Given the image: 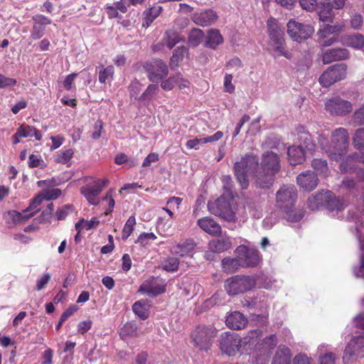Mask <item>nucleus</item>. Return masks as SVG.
<instances>
[{
    "label": "nucleus",
    "mask_w": 364,
    "mask_h": 364,
    "mask_svg": "<svg viewBox=\"0 0 364 364\" xmlns=\"http://www.w3.org/2000/svg\"><path fill=\"white\" fill-rule=\"evenodd\" d=\"M179 265V260L176 257H170L165 260L162 267L163 269L167 272H175L178 269Z\"/></svg>",
    "instance_id": "59"
},
{
    "label": "nucleus",
    "mask_w": 364,
    "mask_h": 364,
    "mask_svg": "<svg viewBox=\"0 0 364 364\" xmlns=\"http://www.w3.org/2000/svg\"><path fill=\"white\" fill-rule=\"evenodd\" d=\"M318 41L322 47H328L333 45L334 43L341 41V38L334 37L333 36H326L325 34H317Z\"/></svg>",
    "instance_id": "56"
},
{
    "label": "nucleus",
    "mask_w": 364,
    "mask_h": 364,
    "mask_svg": "<svg viewBox=\"0 0 364 364\" xmlns=\"http://www.w3.org/2000/svg\"><path fill=\"white\" fill-rule=\"evenodd\" d=\"M114 75V67L109 65L107 68H102L99 72V81L101 83H105L107 80L112 78Z\"/></svg>",
    "instance_id": "54"
},
{
    "label": "nucleus",
    "mask_w": 364,
    "mask_h": 364,
    "mask_svg": "<svg viewBox=\"0 0 364 364\" xmlns=\"http://www.w3.org/2000/svg\"><path fill=\"white\" fill-rule=\"evenodd\" d=\"M204 37V33L201 29L194 28L189 33L188 41L191 46L196 47L202 42Z\"/></svg>",
    "instance_id": "40"
},
{
    "label": "nucleus",
    "mask_w": 364,
    "mask_h": 364,
    "mask_svg": "<svg viewBox=\"0 0 364 364\" xmlns=\"http://www.w3.org/2000/svg\"><path fill=\"white\" fill-rule=\"evenodd\" d=\"M364 358V336H353L346 346L343 361L351 364L353 360Z\"/></svg>",
    "instance_id": "5"
},
{
    "label": "nucleus",
    "mask_w": 364,
    "mask_h": 364,
    "mask_svg": "<svg viewBox=\"0 0 364 364\" xmlns=\"http://www.w3.org/2000/svg\"><path fill=\"white\" fill-rule=\"evenodd\" d=\"M179 79V75H176L173 77H170L167 80H165L161 82V87L164 90H172L176 83H178V80Z\"/></svg>",
    "instance_id": "62"
},
{
    "label": "nucleus",
    "mask_w": 364,
    "mask_h": 364,
    "mask_svg": "<svg viewBox=\"0 0 364 364\" xmlns=\"http://www.w3.org/2000/svg\"><path fill=\"white\" fill-rule=\"evenodd\" d=\"M223 43V38L219 30L210 28L207 31L204 46L206 48L215 49Z\"/></svg>",
    "instance_id": "28"
},
{
    "label": "nucleus",
    "mask_w": 364,
    "mask_h": 364,
    "mask_svg": "<svg viewBox=\"0 0 364 364\" xmlns=\"http://www.w3.org/2000/svg\"><path fill=\"white\" fill-rule=\"evenodd\" d=\"M277 344L276 336L272 334L263 339L262 343L259 344L258 348H264L266 350H269L274 348Z\"/></svg>",
    "instance_id": "52"
},
{
    "label": "nucleus",
    "mask_w": 364,
    "mask_h": 364,
    "mask_svg": "<svg viewBox=\"0 0 364 364\" xmlns=\"http://www.w3.org/2000/svg\"><path fill=\"white\" fill-rule=\"evenodd\" d=\"M156 236L153 232H143L139 235L136 242L141 246H146L149 244L150 241L154 240Z\"/></svg>",
    "instance_id": "61"
},
{
    "label": "nucleus",
    "mask_w": 364,
    "mask_h": 364,
    "mask_svg": "<svg viewBox=\"0 0 364 364\" xmlns=\"http://www.w3.org/2000/svg\"><path fill=\"white\" fill-rule=\"evenodd\" d=\"M272 48V53L274 58H279L284 56L287 59L291 58V54L286 49L284 40L274 43H269Z\"/></svg>",
    "instance_id": "36"
},
{
    "label": "nucleus",
    "mask_w": 364,
    "mask_h": 364,
    "mask_svg": "<svg viewBox=\"0 0 364 364\" xmlns=\"http://www.w3.org/2000/svg\"><path fill=\"white\" fill-rule=\"evenodd\" d=\"M196 247L193 240H186L182 243L176 244L171 247V251L173 255L183 257L192 252Z\"/></svg>",
    "instance_id": "33"
},
{
    "label": "nucleus",
    "mask_w": 364,
    "mask_h": 364,
    "mask_svg": "<svg viewBox=\"0 0 364 364\" xmlns=\"http://www.w3.org/2000/svg\"><path fill=\"white\" fill-rule=\"evenodd\" d=\"M296 182L304 190L311 191L316 188L318 179L314 171H306L297 176Z\"/></svg>",
    "instance_id": "19"
},
{
    "label": "nucleus",
    "mask_w": 364,
    "mask_h": 364,
    "mask_svg": "<svg viewBox=\"0 0 364 364\" xmlns=\"http://www.w3.org/2000/svg\"><path fill=\"white\" fill-rule=\"evenodd\" d=\"M285 210L287 220L291 223L299 222L304 215V211L302 209L291 210L289 208Z\"/></svg>",
    "instance_id": "48"
},
{
    "label": "nucleus",
    "mask_w": 364,
    "mask_h": 364,
    "mask_svg": "<svg viewBox=\"0 0 364 364\" xmlns=\"http://www.w3.org/2000/svg\"><path fill=\"white\" fill-rule=\"evenodd\" d=\"M341 42L343 46L361 49L364 47V36L360 33L343 35L341 37Z\"/></svg>",
    "instance_id": "26"
},
{
    "label": "nucleus",
    "mask_w": 364,
    "mask_h": 364,
    "mask_svg": "<svg viewBox=\"0 0 364 364\" xmlns=\"http://www.w3.org/2000/svg\"><path fill=\"white\" fill-rule=\"evenodd\" d=\"M350 26L355 30H359L363 25V17L360 14L354 13L350 16Z\"/></svg>",
    "instance_id": "60"
},
{
    "label": "nucleus",
    "mask_w": 364,
    "mask_h": 364,
    "mask_svg": "<svg viewBox=\"0 0 364 364\" xmlns=\"http://www.w3.org/2000/svg\"><path fill=\"white\" fill-rule=\"evenodd\" d=\"M162 10L163 9L161 6H155L144 11V15L154 21L161 14Z\"/></svg>",
    "instance_id": "63"
},
{
    "label": "nucleus",
    "mask_w": 364,
    "mask_h": 364,
    "mask_svg": "<svg viewBox=\"0 0 364 364\" xmlns=\"http://www.w3.org/2000/svg\"><path fill=\"white\" fill-rule=\"evenodd\" d=\"M164 42L169 49H172L181 40L179 35L174 31L169 30L165 33Z\"/></svg>",
    "instance_id": "44"
},
{
    "label": "nucleus",
    "mask_w": 364,
    "mask_h": 364,
    "mask_svg": "<svg viewBox=\"0 0 364 364\" xmlns=\"http://www.w3.org/2000/svg\"><path fill=\"white\" fill-rule=\"evenodd\" d=\"M114 162L118 165L125 164L127 168H131L136 164L135 159H129L128 156L124 154H118L114 159Z\"/></svg>",
    "instance_id": "53"
},
{
    "label": "nucleus",
    "mask_w": 364,
    "mask_h": 364,
    "mask_svg": "<svg viewBox=\"0 0 364 364\" xmlns=\"http://www.w3.org/2000/svg\"><path fill=\"white\" fill-rule=\"evenodd\" d=\"M311 166L318 173L327 176L329 172L326 160L322 159H314L311 162Z\"/></svg>",
    "instance_id": "43"
},
{
    "label": "nucleus",
    "mask_w": 364,
    "mask_h": 364,
    "mask_svg": "<svg viewBox=\"0 0 364 364\" xmlns=\"http://www.w3.org/2000/svg\"><path fill=\"white\" fill-rule=\"evenodd\" d=\"M349 51L343 48L328 49L323 53L322 61L324 64H329L333 61L343 60L348 58Z\"/></svg>",
    "instance_id": "21"
},
{
    "label": "nucleus",
    "mask_w": 364,
    "mask_h": 364,
    "mask_svg": "<svg viewBox=\"0 0 364 364\" xmlns=\"http://www.w3.org/2000/svg\"><path fill=\"white\" fill-rule=\"evenodd\" d=\"M346 75L345 64H336L329 67L319 77L320 84L328 87L333 83L343 80Z\"/></svg>",
    "instance_id": "8"
},
{
    "label": "nucleus",
    "mask_w": 364,
    "mask_h": 364,
    "mask_svg": "<svg viewBox=\"0 0 364 364\" xmlns=\"http://www.w3.org/2000/svg\"><path fill=\"white\" fill-rule=\"evenodd\" d=\"M218 19V15L212 9H198L191 16V20L197 26H208L213 24Z\"/></svg>",
    "instance_id": "15"
},
{
    "label": "nucleus",
    "mask_w": 364,
    "mask_h": 364,
    "mask_svg": "<svg viewBox=\"0 0 364 364\" xmlns=\"http://www.w3.org/2000/svg\"><path fill=\"white\" fill-rule=\"evenodd\" d=\"M238 251L243 254V267H252L257 266L260 262L259 252L254 248H247L245 246H240Z\"/></svg>",
    "instance_id": "20"
},
{
    "label": "nucleus",
    "mask_w": 364,
    "mask_h": 364,
    "mask_svg": "<svg viewBox=\"0 0 364 364\" xmlns=\"http://www.w3.org/2000/svg\"><path fill=\"white\" fill-rule=\"evenodd\" d=\"M333 8L330 0H324L321 2L318 11L319 19L322 21H331Z\"/></svg>",
    "instance_id": "38"
},
{
    "label": "nucleus",
    "mask_w": 364,
    "mask_h": 364,
    "mask_svg": "<svg viewBox=\"0 0 364 364\" xmlns=\"http://www.w3.org/2000/svg\"><path fill=\"white\" fill-rule=\"evenodd\" d=\"M73 154L74 151L71 149L60 151L55 156V161L60 164H66L72 159Z\"/></svg>",
    "instance_id": "57"
},
{
    "label": "nucleus",
    "mask_w": 364,
    "mask_h": 364,
    "mask_svg": "<svg viewBox=\"0 0 364 364\" xmlns=\"http://www.w3.org/2000/svg\"><path fill=\"white\" fill-rule=\"evenodd\" d=\"M318 144L331 160L338 161L347 153L348 146V131L342 127L336 129L331 133V142L323 135H319Z\"/></svg>",
    "instance_id": "1"
},
{
    "label": "nucleus",
    "mask_w": 364,
    "mask_h": 364,
    "mask_svg": "<svg viewBox=\"0 0 364 364\" xmlns=\"http://www.w3.org/2000/svg\"><path fill=\"white\" fill-rule=\"evenodd\" d=\"M343 31V26L341 24L326 25L321 28L317 34H325L326 36H333L339 38V34Z\"/></svg>",
    "instance_id": "41"
},
{
    "label": "nucleus",
    "mask_w": 364,
    "mask_h": 364,
    "mask_svg": "<svg viewBox=\"0 0 364 364\" xmlns=\"http://www.w3.org/2000/svg\"><path fill=\"white\" fill-rule=\"evenodd\" d=\"M279 156L273 151H267L262 154L261 168L267 173H277L280 170Z\"/></svg>",
    "instance_id": "16"
},
{
    "label": "nucleus",
    "mask_w": 364,
    "mask_h": 364,
    "mask_svg": "<svg viewBox=\"0 0 364 364\" xmlns=\"http://www.w3.org/2000/svg\"><path fill=\"white\" fill-rule=\"evenodd\" d=\"M325 105L326 111L332 115H346L353 109V105L350 102L339 97L328 100Z\"/></svg>",
    "instance_id": "12"
},
{
    "label": "nucleus",
    "mask_w": 364,
    "mask_h": 364,
    "mask_svg": "<svg viewBox=\"0 0 364 364\" xmlns=\"http://www.w3.org/2000/svg\"><path fill=\"white\" fill-rule=\"evenodd\" d=\"M325 207L330 211H341L343 209V203L337 199L334 194L331 192V196L327 200Z\"/></svg>",
    "instance_id": "46"
},
{
    "label": "nucleus",
    "mask_w": 364,
    "mask_h": 364,
    "mask_svg": "<svg viewBox=\"0 0 364 364\" xmlns=\"http://www.w3.org/2000/svg\"><path fill=\"white\" fill-rule=\"evenodd\" d=\"M215 331L211 328L198 326L191 334L194 344L201 350H208L210 339L214 336Z\"/></svg>",
    "instance_id": "13"
},
{
    "label": "nucleus",
    "mask_w": 364,
    "mask_h": 364,
    "mask_svg": "<svg viewBox=\"0 0 364 364\" xmlns=\"http://www.w3.org/2000/svg\"><path fill=\"white\" fill-rule=\"evenodd\" d=\"M61 194V191L59 188H53L50 190H46L39 193L36 196L29 206L27 208V210H36L38 211V206L41 204L43 200H51L58 198Z\"/></svg>",
    "instance_id": "18"
},
{
    "label": "nucleus",
    "mask_w": 364,
    "mask_h": 364,
    "mask_svg": "<svg viewBox=\"0 0 364 364\" xmlns=\"http://www.w3.org/2000/svg\"><path fill=\"white\" fill-rule=\"evenodd\" d=\"M343 31V26L341 24L326 25L321 28L317 34H325L326 36H333L339 38V34Z\"/></svg>",
    "instance_id": "42"
},
{
    "label": "nucleus",
    "mask_w": 364,
    "mask_h": 364,
    "mask_svg": "<svg viewBox=\"0 0 364 364\" xmlns=\"http://www.w3.org/2000/svg\"><path fill=\"white\" fill-rule=\"evenodd\" d=\"M187 48L185 46H180L175 49L173 52V55L171 58L170 65H177L179 61L183 58L184 54L187 52Z\"/></svg>",
    "instance_id": "51"
},
{
    "label": "nucleus",
    "mask_w": 364,
    "mask_h": 364,
    "mask_svg": "<svg viewBox=\"0 0 364 364\" xmlns=\"http://www.w3.org/2000/svg\"><path fill=\"white\" fill-rule=\"evenodd\" d=\"M231 240L229 237H220L211 240L209 242V249L211 252L220 253L230 249Z\"/></svg>",
    "instance_id": "32"
},
{
    "label": "nucleus",
    "mask_w": 364,
    "mask_h": 364,
    "mask_svg": "<svg viewBox=\"0 0 364 364\" xmlns=\"http://www.w3.org/2000/svg\"><path fill=\"white\" fill-rule=\"evenodd\" d=\"M247 318L240 312L235 311L230 314L226 318L227 326L232 329L240 330L246 326Z\"/></svg>",
    "instance_id": "27"
},
{
    "label": "nucleus",
    "mask_w": 364,
    "mask_h": 364,
    "mask_svg": "<svg viewBox=\"0 0 364 364\" xmlns=\"http://www.w3.org/2000/svg\"><path fill=\"white\" fill-rule=\"evenodd\" d=\"M139 291L150 296H156L165 291L164 282L161 279L151 277L141 284Z\"/></svg>",
    "instance_id": "14"
},
{
    "label": "nucleus",
    "mask_w": 364,
    "mask_h": 364,
    "mask_svg": "<svg viewBox=\"0 0 364 364\" xmlns=\"http://www.w3.org/2000/svg\"><path fill=\"white\" fill-rule=\"evenodd\" d=\"M303 131H299V135L298 136V145L296 146L304 149V152L312 154L315 150V144L313 142L311 136L309 132H305L304 128Z\"/></svg>",
    "instance_id": "30"
},
{
    "label": "nucleus",
    "mask_w": 364,
    "mask_h": 364,
    "mask_svg": "<svg viewBox=\"0 0 364 364\" xmlns=\"http://www.w3.org/2000/svg\"><path fill=\"white\" fill-rule=\"evenodd\" d=\"M147 73L148 78L153 82H157L165 78L168 73V69L166 64L161 60H153L146 62L143 65Z\"/></svg>",
    "instance_id": "9"
},
{
    "label": "nucleus",
    "mask_w": 364,
    "mask_h": 364,
    "mask_svg": "<svg viewBox=\"0 0 364 364\" xmlns=\"http://www.w3.org/2000/svg\"><path fill=\"white\" fill-rule=\"evenodd\" d=\"M242 340L233 332H224L220 336V348L229 356L235 355L240 350Z\"/></svg>",
    "instance_id": "7"
},
{
    "label": "nucleus",
    "mask_w": 364,
    "mask_h": 364,
    "mask_svg": "<svg viewBox=\"0 0 364 364\" xmlns=\"http://www.w3.org/2000/svg\"><path fill=\"white\" fill-rule=\"evenodd\" d=\"M353 142L355 148L364 149V128H359L355 131Z\"/></svg>",
    "instance_id": "58"
},
{
    "label": "nucleus",
    "mask_w": 364,
    "mask_h": 364,
    "mask_svg": "<svg viewBox=\"0 0 364 364\" xmlns=\"http://www.w3.org/2000/svg\"><path fill=\"white\" fill-rule=\"evenodd\" d=\"M159 91V87L156 84L149 85L146 90L140 96L139 100L143 102H149L152 98L157 95Z\"/></svg>",
    "instance_id": "45"
},
{
    "label": "nucleus",
    "mask_w": 364,
    "mask_h": 364,
    "mask_svg": "<svg viewBox=\"0 0 364 364\" xmlns=\"http://www.w3.org/2000/svg\"><path fill=\"white\" fill-rule=\"evenodd\" d=\"M17 136L22 138L34 136L38 141H40L42 138L41 132L30 125H21L17 129Z\"/></svg>",
    "instance_id": "35"
},
{
    "label": "nucleus",
    "mask_w": 364,
    "mask_h": 364,
    "mask_svg": "<svg viewBox=\"0 0 364 364\" xmlns=\"http://www.w3.org/2000/svg\"><path fill=\"white\" fill-rule=\"evenodd\" d=\"M221 180L223 185V189L225 191L224 194L228 197H233L234 184L231 177L230 176H223Z\"/></svg>",
    "instance_id": "55"
},
{
    "label": "nucleus",
    "mask_w": 364,
    "mask_h": 364,
    "mask_svg": "<svg viewBox=\"0 0 364 364\" xmlns=\"http://www.w3.org/2000/svg\"><path fill=\"white\" fill-rule=\"evenodd\" d=\"M262 336V331L259 329H255L250 331L248 335L243 338V343L249 344V346H257V338Z\"/></svg>",
    "instance_id": "50"
},
{
    "label": "nucleus",
    "mask_w": 364,
    "mask_h": 364,
    "mask_svg": "<svg viewBox=\"0 0 364 364\" xmlns=\"http://www.w3.org/2000/svg\"><path fill=\"white\" fill-rule=\"evenodd\" d=\"M275 174L273 173H267L261 168L259 171H256L254 174L256 185L262 188H270L274 181Z\"/></svg>",
    "instance_id": "24"
},
{
    "label": "nucleus",
    "mask_w": 364,
    "mask_h": 364,
    "mask_svg": "<svg viewBox=\"0 0 364 364\" xmlns=\"http://www.w3.org/2000/svg\"><path fill=\"white\" fill-rule=\"evenodd\" d=\"M306 153L304 149L295 145L289 147L287 151L288 160L291 165L296 166L303 163Z\"/></svg>",
    "instance_id": "29"
},
{
    "label": "nucleus",
    "mask_w": 364,
    "mask_h": 364,
    "mask_svg": "<svg viewBox=\"0 0 364 364\" xmlns=\"http://www.w3.org/2000/svg\"><path fill=\"white\" fill-rule=\"evenodd\" d=\"M133 311L140 318L144 320L149 316V304L144 300L136 301L132 306Z\"/></svg>",
    "instance_id": "39"
},
{
    "label": "nucleus",
    "mask_w": 364,
    "mask_h": 364,
    "mask_svg": "<svg viewBox=\"0 0 364 364\" xmlns=\"http://www.w3.org/2000/svg\"><path fill=\"white\" fill-rule=\"evenodd\" d=\"M198 225L205 232L216 236L221 233L220 225L210 217H204L197 221Z\"/></svg>",
    "instance_id": "23"
},
{
    "label": "nucleus",
    "mask_w": 364,
    "mask_h": 364,
    "mask_svg": "<svg viewBox=\"0 0 364 364\" xmlns=\"http://www.w3.org/2000/svg\"><path fill=\"white\" fill-rule=\"evenodd\" d=\"M36 210H27L25 209L22 213L16 210H9L7 213L8 220L11 221L12 224L21 223L31 218L36 213Z\"/></svg>",
    "instance_id": "31"
},
{
    "label": "nucleus",
    "mask_w": 364,
    "mask_h": 364,
    "mask_svg": "<svg viewBox=\"0 0 364 364\" xmlns=\"http://www.w3.org/2000/svg\"><path fill=\"white\" fill-rule=\"evenodd\" d=\"M291 352L289 348L279 346L272 364H291Z\"/></svg>",
    "instance_id": "34"
},
{
    "label": "nucleus",
    "mask_w": 364,
    "mask_h": 364,
    "mask_svg": "<svg viewBox=\"0 0 364 364\" xmlns=\"http://www.w3.org/2000/svg\"><path fill=\"white\" fill-rule=\"evenodd\" d=\"M34 21L31 31V38L38 40L45 34L46 26L51 23V20L43 15H36L33 17Z\"/></svg>",
    "instance_id": "17"
},
{
    "label": "nucleus",
    "mask_w": 364,
    "mask_h": 364,
    "mask_svg": "<svg viewBox=\"0 0 364 364\" xmlns=\"http://www.w3.org/2000/svg\"><path fill=\"white\" fill-rule=\"evenodd\" d=\"M267 27L270 43L282 41L284 40V28H281L274 18L267 21Z\"/></svg>",
    "instance_id": "25"
},
{
    "label": "nucleus",
    "mask_w": 364,
    "mask_h": 364,
    "mask_svg": "<svg viewBox=\"0 0 364 364\" xmlns=\"http://www.w3.org/2000/svg\"><path fill=\"white\" fill-rule=\"evenodd\" d=\"M287 27L289 37L298 42L308 39L314 32V28L311 26L295 20H290L287 23Z\"/></svg>",
    "instance_id": "6"
},
{
    "label": "nucleus",
    "mask_w": 364,
    "mask_h": 364,
    "mask_svg": "<svg viewBox=\"0 0 364 364\" xmlns=\"http://www.w3.org/2000/svg\"><path fill=\"white\" fill-rule=\"evenodd\" d=\"M256 279L252 276L235 275L225 281L224 288L230 296H235L255 288Z\"/></svg>",
    "instance_id": "4"
},
{
    "label": "nucleus",
    "mask_w": 364,
    "mask_h": 364,
    "mask_svg": "<svg viewBox=\"0 0 364 364\" xmlns=\"http://www.w3.org/2000/svg\"><path fill=\"white\" fill-rule=\"evenodd\" d=\"M235 208L236 205L233 202V197L226 196L225 194H223L217 200L208 203L210 213L228 222L235 220Z\"/></svg>",
    "instance_id": "3"
},
{
    "label": "nucleus",
    "mask_w": 364,
    "mask_h": 364,
    "mask_svg": "<svg viewBox=\"0 0 364 364\" xmlns=\"http://www.w3.org/2000/svg\"><path fill=\"white\" fill-rule=\"evenodd\" d=\"M135 225V217L134 215H132L127 220L122 230V237L124 240H126L129 237V236L132 233Z\"/></svg>",
    "instance_id": "49"
},
{
    "label": "nucleus",
    "mask_w": 364,
    "mask_h": 364,
    "mask_svg": "<svg viewBox=\"0 0 364 364\" xmlns=\"http://www.w3.org/2000/svg\"><path fill=\"white\" fill-rule=\"evenodd\" d=\"M222 266L224 271L228 273L235 272L240 267H243L242 258L225 257L222 261Z\"/></svg>",
    "instance_id": "37"
},
{
    "label": "nucleus",
    "mask_w": 364,
    "mask_h": 364,
    "mask_svg": "<svg viewBox=\"0 0 364 364\" xmlns=\"http://www.w3.org/2000/svg\"><path fill=\"white\" fill-rule=\"evenodd\" d=\"M107 181L103 182L100 179L95 180L92 183L81 187L80 193L90 204L97 205L100 203L98 196L102 192L103 187L107 186Z\"/></svg>",
    "instance_id": "11"
},
{
    "label": "nucleus",
    "mask_w": 364,
    "mask_h": 364,
    "mask_svg": "<svg viewBox=\"0 0 364 364\" xmlns=\"http://www.w3.org/2000/svg\"><path fill=\"white\" fill-rule=\"evenodd\" d=\"M259 163L257 158L252 154H247L234 165L235 176L242 189L249 186V177L256 173Z\"/></svg>",
    "instance_id": "2"
},
{
    "label": "nucleus",
    "mask_w": 364,
    "mask_h": 364,
    "mask_svg": "<svg viewBox=\"0 0 364 364\" xmlns=\"http://www.w3.org/2000/svg\"><path fill=\"white\" fill-rule=\"evenodd\" d=\"M331 196V191H330L319 192L308 198L307 206L311 210H317L323 206L325 207L327 200Z\"/></svg>",
    "instance_id": "22"
},
{
    "label": "nucleus",
    "mask_w": 364,
    "mask_h": 364,
    "mask_svg": "<svg viewBox=\"0 0 364 364\" xmlns=\"http://www.w3.org/2000/svg\"><path fill=\"white\" fill-rule=\"evenodd\" d=\"M297 198L296 188L293 185H284L277 192V205L284 210L291 208Z\"/></svg>",
    "instance_id": "10"
},
{
    "label": "nucleus",
    "mask_w": 364,
    "mask_h": 364,
    "mask_svg": "<svg viewBox=\"0 0 364 364\" xmlns=\"http://www.w3.org/2000/svg\"><path fill=\"white\" fill-rule=\"evenodd\" d=\"M120 336L123 339H126V338L128 336H137V327L136 324L133 323H127L122 328Z\"/></svg>",
    "instance_id": "47"
},
{
    "label": "nucleus",
    "mask_w": 364,
    "mask_h": 364,
    "mask_svg": "<svg viewBox=\"0 0 364 364\" xmlns=\"http://www.w3.org/2000/svg\"><path fill=\"white\" fill-rule=\"evenodd\" d=\"M353 120L358 125L364 124V105L354 112Z\"/></svg>",
    "instance_id": "64"
}]
</instances>
